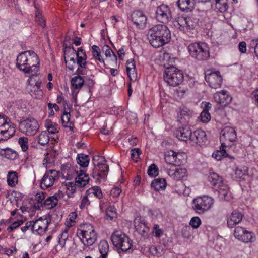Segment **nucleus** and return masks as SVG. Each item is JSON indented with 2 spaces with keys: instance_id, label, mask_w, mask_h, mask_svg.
Masks as SVG:
<instances>
[{
  "instance_id": "53",
  "label": "nucleus",
  "mask_w": 258,
  "mask_h": 258,
  "mask_svg": "<svg viewBox=\"0 0 258 258\" xmlns=\"http://www.w3.org/2000/svg\"><path fill=\"white\" fill-rule=\"evenodd\" d=\"M24 221L22 220H18L13 222L9 227L7 229L8 232H11L15 229L19 227L20 226L23 224Z\"/></svg>"
},
{
  "instance_id": "3",
  "label": "nucleus",
  "mask_w": 258,
  "mask_h": 258,
  "mask_svg": "<svg viewBox=\"0 0 258 258\" xmlns=\"http://www.w3.org/2000/svg\"><path fill=\"white\" fill-rule=\"evenodd\" d=\"M188 49L190 56L198 61L206 60L210 57L209 48L206 43H191Z\"/></svg>"
},
{
  "instance_id": "29",
  "label": "nucleus",
  "mask_w": 258,
  "mask_h": 258,
  "mask_svg": "<svg viewBox=\"0 0 258 258\" xmlns=\"http://www.w3.org/2000/svg\"><path fill=\"white\" fill-rule=\"evenodd\" d=\"M211 6L214 11L217 12L224 13L228 8L227 0H213Z\"/></svg>"
},
{
  "instance_id": "24",
  "label": "nucleus",
  "mask_w": 258,
  "mask_h": 258,
  "mask_svg": "<svg viewBox=\"0 0 258 258\" xmlns=\"http://www.w3.org/2000/svg\"><path fill=\"white\" fill-rule=\"evenodd\" d=\"M132 21L136 26L140 29H143L146 24L147 17L140 11H135L131 15Z\"/></svg>"
},
{
  "instance_id": "28",
  "label": "nucleus",
  "mask_w": 258,
  "mask_h": 258,
  "mask_svg": "<svg viewBox=\"0 0 258 258\" xmlns=\"http://www.w3.org/2000/svg\"><path fill=\"white\" fill-rule=\"evenodd\" d=\"M168 175L173 179L176 180H182L187 175V170L185 168H177L175 169H169Z\"/></svg>"
},
{
  "instance_id": "27",
  "label": "nucleus",
  "mask_w": 258,
  "mask_h": 258,
  "mask_svg": "<svg viewBox=\"0 0 258 258\" xmlns=\"http://www.w3.org/2000/svg\"><path fill=\"white\" fill-rule=\"evenodd\" d=\"M242 215L241 213L234 211L227 217V223L230 228L235 227L237 224L239 223L242 220Z\"/></svg>"
},
{
  "instance_id": "34",
  "label": "nucleus",
  "mask_w": 258,
  "mask_h": 258,
  "mask_svg": "<svg viewBox=\"0 0 258 258\" xmlns=\"http://www.w3.org/2000/svg\"><path fill=\"white\" fill-rule=\"evenodd\" d=\"M0 156L10 160H15L18 157V154L16 151L9 148H6L0 149Z\"/></svg>"
},
{
  "instance_id": "36",
  "label": "nucleus",
  "mask_w": 258,
  "mask_h": 258,
  "mask_svg": "<svg viewBox=\"0 0 258 258\" xmlns=\"http://www.w3.org/2000/svg\"><path fill=\"white\" fill-rule=\"evenodd\" d=\"M177 5L182 11L189 12L194 8V4L191 0H178Z\"/></svg>"
},
{
  "instance_id": "39",
  "label": "nucleus",
  "mask_w": 258,
  "mask_h": 258,
  "mask_svg": "<svg viewBox=\"0 0 258 258\" xmlns=\"http://www.w3.org/2000/svg\"><path fill=\"white\" fill-rule=\"evenodd\" d=\"M7 182L9 185L14 187L18 182V176L16 171H9L7 174Z\"/></svg>"
},
{
  "instance_id": "47",
  "label": "nucleus",
  "mask_w": 258,
  "mask_h": 258,
  "mask_svg": "<svg viewBox=\"0 0 258 258\" xmlns=\"http://www.w3.org/2000/svg\"><path fill=\"white\" fill-rule=\"evenodd\" d=\"M68 238V229H66V230L58 236V243L61 248H63L65 246L66 242Z\"/></svg>"
},
{
  "instance_id": "30",
  "label": "nucleus",
  "mask_w": 258,
  "mask_h": 258,
  "mask_svg": "<svg viewBox=\"0 0 258 258\" xmlns=\"http://www.w3.org/2000/svg\"><path fill=\"white\" fill-rule=\"evenodd\" d=\"M28 51L20 53L16 59V67L20 71L24 72V68L26 67L28 60Z\"/></svg>"
},
{
  "instance_id": "21",
  "label": "nucleus",
  "mask_w": 258,
  "mask_h": 258,
  "mask_svg": "<svg viewBox=\"0 0 258 258\" xmlns=\"http://www.w3.org/2000/svg\"><path fill=\"white\" fill-rule=\"evenodd\" d=\"M64 57L66 67L69 70L73 71L76 64L75 49L73 47H66L64 50Z\"/></svg>"
},
{
  "instance_id": "26",
  "label": "nucleus",
  "mask_w": 258,
  "mask_h": 258,
  "mask_svg": "<svg viewBox=\"0 0 258 258\" xmlns=\"http://www.w3.org/2000/svg\"><path fill=\"white\" fill-rule=\"evenodd\" d=\"M191 130L189 127H180L174 132V135L179 140L186 142L189 144V138L191 134Z\"/></svg>"
},
{
  "instance_id": "38",
  "label": "nucleus",
  "mask_w": 258,
  "mask_h": 258,
  "mask_svg": "<svg viewBox=\"0 0 258 258\" xmlns=\"http://www.w3.org/2000/svg\"><path fill=\"white\" fill-rule=\"evenodd\" d=\"M77 162L82 167H86L89 163V158L88 155L84 154H78L77 157Z\"/></svg>"
},
{
  "instance_id": "40",
  "label": "nucleus",
  "mask_w": 258,
  "mask_h": 258,
  "mask_svg": "<svg viewBox=\"0 0 258 258\" xmlns=\"http://www.w3.org/2000/svg\"><path fill=\"white\" fill-rule=\"evenodd\" d=\"M102 49L105 51V55L106 57L110 58V60L114 64H116L117 60V56L111 48L108 45H105Z\"/></svg>"
},
{
  "instance_id": "32",
  "label": "nucleus",
  "mask_w": 258,
  "mask_h": 258,
  "mask_svg": "<svg viewBox=\"0 0 258 258\" xmlns=\"http://www.w3.org/2000/svg\"><path fill=\"white\" fill-rule=\"evenodd\" d=\"M208 181L215 189L220 187L224 184L222 177L215 172L209 174Z\"/></svg>"
},
{
  "instance_id": "44",
  "label": "nucleus",
  "mask_w": 258,
  "mask_h": 258,
  "mask_svg": "<svg viewBox=\"0 0 258 258\" xmlns=\"http://www.w3.org/2000/svg\"><path fill=\"white\" fill-rule=\"evenodd\" d=\"M49 141V137L47 131H43L41 132L38 136V142L41 145H45L48 143Z\"/></svg>"
},
{
  "instance_id": "22",
  "label": "nucleus",
  "mask_w": 258,
  "mask_h": 258,
  "mask_svg": "<svg viewBox=\"0 0 258 258\" xmlns=\"http://www.w3.org/2000/svg\"><path fill=\"white\" fill-rule=\"evenodd\" d=\"M214 99L221 106H226L231 102L232 98L229 94L228 91L222 90L217 92L214 94Z\"/></svg>"
},
{
  "instance_id": "50",
  "label": "nucleus",
  "mask_w": 258,
  "mask_h": 258,
  "mask_svg": "<svg viewBox=\"0 0 258 258\" xmlns=\"http://www.w3.org/2000/svg\"><path fill=\"white\" fill-rule=\"evenodd\" d=\"M28 139L26 137H20L18 140V143L23 152L26 151L28 149Z\"/></svg>"
},
{
  "instance_id": "56",
  "label": "nucleus",
  "mask_w": 258,
  "mask_h": 258,
  "mask_svg": "<svg viewBox=\"0 0 258 258\" xmlns=\"http://www.w3.org/2000/svg\"><path fill=\"white\" fill-rule=\"evenodd\" d=\"M106 216L109 218L110 220H112L116 216V213L114 207H109L106 210Z\"/></svg>"
},
{
  "instance_id": "25",
  "label": "nucleus",
  "mask_w": 258,
  "mask_h": 258,
  "mask_svg": "<svg viewBox=\"0 0 258 258\" xmlns=\"http://www.w3.org/2000/svg\"><path fill=\"white\" fill-rule=\"evenodd\" d=\"M64 197L62 191L59 190L53 196L47 198L43 203L44 206L47 209H51L54 208L58 203V200Z\"/></svg>"
},
{
  "instance_id": "18",
  "label": "nucleus",
  "mask_w": 258,
  "mask_h": 258,
  "mask_svg": "<svg viewBox=\"0 0 258 258\" xmlns=\"http://www.w3.org/2000/svg\"><path fill=\"white\" fill-rule=\"evenodd\" d=\"M156 18L163 23H168L171 19V15L169 7L164 5L157 7L156 12Z\"/></svg>"
},
{
  "instance_id": "43",
  "label": "nucleus",
  "mask_w": 258,
  "mask_h": 258,
  "mask_svg": "<svg viewBox=\"0 0 258 258\" xmlns=\"http://www.w3.org/2000/svg\"><path fill=\"white\" fill-rule=\"evenodd\" d=\"M92 53L95 59L98 60L100 62L103 63L104 66H105L104 60L101 56L100 49L98 46L94 45L92 46Z\"/></svg>"
},
{
  "instance_id": "59",
  "label": "nucleus",
  "mask_w": 258,
  "mask_h": 258,
  "mask_svg": "<svg viewBox=\"0 0 258 258\" xmlns=\"http://www.w3.org/2000/svg\"><path fill=\"white\" fill-rule=\"evenodd\" d=\"M200 117L203 122H207L211 119V115L207 110H203L201 113Z\"/></svg>"
},
{
  "instance_id": "15",
  "label": "nucleus",
  "mask_w": 258,
  "mask_h": 258,
  "mask_svg": "<svg viewBox=\"0 0 258 258\" xmlns=\"http://www.w3.org/2000/svg\"><path fill=\"white\" fill-rule=\"evenodd\" d=\"M75 57H77V64L79 67L76 71L77 75L86 74L87 56L85 51L81 47L78 49L76 52L75 51Z\"/></svg>"
},
{
  "instance_id": "7",
  "label": "nucleus",
  "mask_w": 258,
  "mask_h": 258,
  "mask_svg": "<svg viewBox=\"0 0 258 258\" xmlns=\"http://www.w3.org/2000/svg\"><path fill=\"white\" fill-rule=\"evenodd\" d=\"M84 228L85 229L81 230L80 232H78L77 235L84 246L88 247L96 241L97 236L91 224H86Z\"/></svg>"
},
{
  "instance_id": "52",
  "label": "nucleus",
  "mask_w": 258,
  "mask_h": 258,
  "mask_svg": "<svg viewBox=\"0 0 258 258\" xmlns=\"http://www.w3.org/2000/svg\"><path fill=\"white\" fill-rule=\"evenodd\" d=\"M89 191H91L95 197L99 199L103 197L102 191L99 186H94L90 188Z\"/></svg>"
},
{
  "instance_id": "6",
  "label": "nucleus",
  "mask_w": 258,
  "mask_h": 258,
  "mask_svg": "<svg viewBox=\"0 0 258 258\" xmlns=\"http://www.w3.org/2000/svg\"><path fill=\"white\" fill-rule=\"evenodd\" d=\"M214 203L212 197L203 196L194 199L192 202V208L194 211L198 214H203L209 210Z\"/></svg>"
},
{
  "instance_id": "11",
  "label": "nucleus",
  "mask_w": 258,
  "mask_h": 258,
  "mask_svg": "<svg viewBox=\"0 0 258 258\" xmlns=\"http://www.w3.org/2000/svg\"><path fill=\"white\" fill-rule=\"evenodd\" d=\"M21 132L27 136H33L36 134L39 128L38 121L33 118H29L21 121L19 124Z\"/></svg>"
},
{
  "instance_id": "20",
  "label": "nucleus",
  "mask_w": 258,
  "mask_h": 258,
  "mask_svg": "<svg viewBox=\"0 0 258 258\" xmlns=\"http://www.w3.org/2000/svg\"><path fill=\"white\" fill-rule=\"evenodd\" d=\"M174 26L181 31L188 30L195 27V23L190 17H179L174 23Z\"/></svg>"
},
{
  "instance_id": "55",
  "label": "nucleus",
  "mask_w": 258,
  "mask_h": 258,
  "mask_svg": "<svg viewBox=\"0 0 258 258\" xmlns=\"http://www.w3.org/2000/svg\"><path fill=\"white\" fill-rule=\"evenodd\" d=\"M253 238V234L249 231H246L243 237H240L239 239V240L243 241L245 243H247L252 241Z\"/></svg>"
},
{
  "instance_id": "2",
  "label": "nucleus",
  "mask_w": 258,
  "mask_h": 258,
  "mask_svg": "<svg viewBox=\"0 0 258 258\" xmlns=\"http://www.w3.org/2000/svg\"><path fill=\"white\" fill-rule=\"evenodd\" d=\"M92 161L94 165L91 176L96 181H100L107 176L108 165L106 164V159L102 156L95 155Z\"/></svg>"
},
{
  "instance_id": "12",
  "label": "nucleus",
  "mask_w": 258,
  "mask_h": 258,
  "mask_svg": "<svg viewBox=\"0 0 258 258\" xmlns=\"http://www.w3.org/2000/svg\"><path fill=\"white\" fill-rule=\"evenodd\" d=\"M28 60L26 67L23 68L25 74L34 75L39 71L40 60L38 55L33 51H28Z\"/></svg>"
},
{
  "instance_id": "64",
  "label": "nucleus",
  "mask_w": 258,
  "mask_h": 258,
  "mask_svg": "<svg viewBox=\"0 0 258 258\" xmlns=\"http://www.w3.org/2000/svg\"><path fill=\"white\" fill-rule=\"evenodd\" d=\"M90 202L88 197L87 196H85L82 198L79 207L80 209H82L88 206Z\"/></svg>"
},
{
  "instance_id": "57",
  "label": "nucleus",
  "mask_w": 258,
  "mask_h": 258,
  "mask_svg": "<svg viewBox=\"0 0 258 258\" xmlns=\"http://www.w3.org/2000/svg\"><path fill=\"white\" fill-rule=\"evenodd\" d=\"M131 152V158L133 160L137 161L139 156L141 154V151L139 148H136L132 149Z\"/></svg>"
},
{
  "instance_id": "19",
  "label": "nucleus",
  "mask_w": 258,
  "mask_h": 258,
  "mask_svg": "<svg viewBox=\"0 0 258 258\" xmlns=\"http://www.w3.org/2000/svg\"><path fill=\"white\" fill-rule=\"evenodd\" d=\"M32 222L33 233L36 232L38 234L43 235L47 230L48 226L49 224L47 219H43L41 217L36 221Z\"/></svg>"
},
{
  "instance_id": "23",
  "label": "nucleus",
  "mask_w": 258,
  "mask_h": 258,
  "mask_svg": "<svg viewBox=\"0 0 258 258\" xmlns=\"http://www.w3.org/2000/svg\"><path fill=\"white\" fill-rule=\"evenodd\" d=\"M220 139L221 142H233L236 141L237 135L235 129L229 126H226L221 131Z\"/></svg>"
},
{
  "instance_id": "5",
  "label": "nucleus",
  "mask_w": 258,
  "mask_h": 258,
  "mask_svg": "<svg viewBox=\"0 0 258 258\" xmlns=\"http://www.w3.org/2000/svg\"><path fill=\"white\" fill-rule=\"evenodd\" d=\"M165 81L170 86L176 87L183 81V72L174 66L167 67L164 72Z\"/></svg>"
},
{
  "instance_id": "31",
  "label": "nucleus",
  "mask_w": 258,
  "mask_h": 258,
  "mask_svg": "<svg viewBox=\"0 0 258 258\" xmlns=\"http://www.w3.org/2000/svg\"><path fill=\"white\" fill-rule=\"evenodd\" d=\"M192 112L188 108L183 107L180 108L178 115V120L181 123H187L191 117Z\"/></svg>"
},
{
  "instance_id": "63",
  "label": "nucleus",
  "mask_w": 258,
  "mask_h": 258,
  "mask_svg": "<svg viewBox=\"0 0 258 258\" xmlns=\"http://www.w3.org/2000/svg\"><path fill=\"white\" fill-rule=\"evenodd\" d=\"M153 229L154 230L155 236L156 237H160L163 235V230L159 228V226L158 224H155L154 225Z\"/></svg>"
},
{
  "instance_id": "13",
  "label": "nucleus",
  "mask_w": 258,
  "mask_h": 258,
  "mask_svg": "<svg viewBox=\"0 0 258 258\" xmlns=\"http://www.w3.org/2000/svg\"><path fill=\"white\" fill-rule=\"evenodd\" d=\"M205 78L212 88L217 89L221 87L223 79L219 71L208 70L205 73Z\"/></svg>"
},
{
  "instance_id": "17",
  "label": "nucleus",
  "mask_w": 258,
  "mask_h": 258,
  "mask_svg": "<svg viewBox=\"0 0 258 258\" xmlns=\"http://www.w3.org/2000/svg\"><path fill=\"white\" fill-rule=\"evenodd\" d=\"M134 225L137 232L144 237H147L150 231L148 222L143 218L138 217L134 220Z\"/></svg>"
},
{
  "instance_id": "10",
  "label": "nucleus",
  "mask_w": 258,
  "mask_h": 258,
  "mask_svg": "<svg viewBox=\"0 0 258 258\" xmlns=\"http://www.w3.org/2000/svg\"><path fill=\"white\" fill-rule=\"evenodd\" d=\"M27 90L29 94L34 99H40L43 95V92L40 89L41 80L36 75H32L28 81Z\"/></svg>"
},
{
  "instance_id": "61",
  "label": "nucleus",
  "mask_w": 258,
  "mask_h": 258,
  "mask_svg": "<svg viewBox=\"0 0 258 258\" xmlns=\"http://www.w3.org/2000/svg\"><path fill=\"white\" fill-rule=\"evenodd\" d=\"M244 230H245V229L243 228H242V227H240V226L236 227L235 229L234 232V235L235 237L236 238L239 239L240 238V237L241 236V235H240L242 234V233H243Z\"/></svg>"
},
{
  "instance_id": "9",
  "label": "nucleus",
  "mask_w": 258,
  "mask_h": 258,
  "mask_svg": "<svg viewBox=\"0 0 258 258\" xmlns=\"http://www.w3.org/2000/svg\"><path fill=\"white\" fill-rule=\"evenodd\" d=\"M15 133L13 124L7 117L0 115V142L7 141Z\"/></svg>"
},
{
  "instance_id": "60",
  "label": "nucleus",
  "mask_w": 258,
  "mask_h": 258,
  "mask_svg": "<svg viewBox=\"0 0 258 258\" xmlns=\"http://www.w3.org/2000/svg\"><path fill=\"white\" fill-rule=\"evenodd\" d=\"M128 77L131 81H136L137 78L136 68L126 70Z\"/></svg>"
},
{
  "instance_id": "41",
  "label": "nucleus",
  "mask_w": 258,
  "mask_h": 258,
  "mask_svg": "<svg viewBox=\"0 0 258 258\" xmlns=\"http://www.w3.org/2000/svg\"><path fill=\"white\" fill-rule=\"evenodd\" d=\"M226 147V145L224 143H222L221 146L220 147V150H218L215 152L213 153L212 156L216 159L217 160H220L222 159V157H226L228 156V154L226 153L224 148Z\"/></svg>"
},
{
  "instance_id": "58",
  "label": "nucleus",
  "mask_w": 258,
  "mask_h": 258,
  "mask_svg": "<svg viewBox=\"0 0 258 258\" xmlns=\"http://www.w3.org/2000/svg\"><path fill=\"white\" fill-rule=\"evenodd\" d=\"M70 114L69 112L64 111L61 116L62 124L64 127H67V124L70 123Z\"/></svg>"
},
{
  "instance_id": "33",
  "label": "nucleus",
  "mask_w": 258,
  "mask_h": 258,
  "mask_svg": "<svg viewBox=\"0 0 258 258\" xmlns=\"http://www.w3.org/2000/svg\"><path fill=\"white\" fill-rule=\"evenodd\" d=\"M166 181L164 178L155 179L151 184V188L157 191L164 190L166 187Z\"/></svg>"
},
{
  "instance_id": "49",
  "label": "nucleus",
  "mask_w": 258,
  "mask_h": 258,
  "mask_svg": "<svg viewBox=\"0 0 258 258\" xmlns=\"http://www.w3.org/2000/svg\"><path fill=\"white\" fill-rule=\"evenodd\" d=\"M148 174L150 177H155L158 175V167L155 164H152L148 168Z\"/></svg>"
},
{
  "instance_id": "4",
  "label": "nucleus",
  "mask_w": 258,
  "mask_h": 258,
  "mask_svg": "<svg viewBox=\"0 0 258 258\" xmlns=\"http://www.w3.org/2000/svg\"><path fill=\"white\" fill-rule=\"evenodd\" d=\"M110 239L113 245L118 250L123 252L131 249L132 240L125 233L119 231H115L111 234Z\"/></svg>"
},
{
  "instance_id": "37",
  "label": "nucleus",
  "mask_w": 258,
  "mask_h": 258,
  "mask_svg": "<svg viewBox=\"0 0 258 258\" xmlns=\"http://www.w3.org/2000/svg\"><path fill=\"white\" fill-rule=\"evenodd\" d=\"M45 127L47 132L51 134H54L58 132L59 127L57 124L52 122L50 119H46L45 121Z\"/></svg>"
},
{
  "instance_id": "8",
  "label": "nucleus",
  "mask_w": 258,
  "mask_h": 258,
  "mask_svg": "<svg viewBox=\"0 0 258 258\" xmlns=\"http://www.w3.org/2000/svg\"><path fill=\"white\" fill-rule=\"evenodd\" d=\"M65 174H66V178L68 180H71L75 177L76 185L79 187H84L89 182L88 175L82 170L78 171L74 170L73 168H69L68 170H63V175L64 176Z\"/></svg>"
},
{
  "instance_id": "35",
  "label": "nucleus",
  "mask_w": 258,
  "mask_h": 258,
  "mask_svg": "<svg viewBox=\"0 0 258 258\" xmlns=\"http://www.w3.org/2000/svg\"><path fill=\"white\" fill-rule=\"evenodd\" d=\"M218 190L219 197L220 199L225 201H229L231 198L230 193L229 191L228 186L225 184H223L220 187L216 188Z\"/></svg>"
},
{
  "instance_id": "54",
  "label": "nucleus",
  "mask_w": 258,
  "mask_h": 258,
  "mask_svg": "<svg viewBox=\"0 0 258 258\" xmlns=\"http://www.w3.org/2000/svg\"><path fill=\"white\" fill-rule=\"evenodd\" d=\"M201 224V220L200 218L197 216L192 217L189 222V225L195 229L198 228Z\"/></svg>"
},
{
  "instance_id": "51",
  "label": "nucleus",
  "mask_w": 258,
  "mask_h": 258,
  "mask_svg": "<svg viewBox=\"0 0 258 258\" xmlns=\"http://www.w3.org/2000/svg\"><path fill=\"white\" fill-rule=\"evenodd\" d=\"M77 217V215L75 212L71 213L69 215V218L67 219L66 225L68 227H71L74 225Z\"/></svg>"
},
{
  "instance_id": "1",
  "label": "nucleus",
  "mask_w": 258,
  "mask_h": 258,
  "mask_svg": "<svg viewBox=\"0 0 258 258\" xmlns=\"http://www.w3.org/2000/svg\"><path fill=\"white\" fill-rule=\"evenodd\" d=\"M147 38L153 47L159 48L170 41V31L165 25H155L148 30Z\"/></svg>"
},
{
  "instance_id": "14",
  "label": "nucleus",
  "mask_w": 258,
  "mask_h": 258,
  "mask_svg": "<svg viewBox=\"0 0 258 258\" xmlns=\"http://www.w3.org/2000/svg\"><path fill=\"white\" fill-rule=\"evenodd\" d=\"M59 178V173L55 170H47L40 182V186L42 189H46L47 188L52 186L54 182L58 180Z\"/></svg>"
},
{
  "instance_id": "16",
  "label": "nucleus",
  "mask_w": 258,
  "mask_h": 258,
  "mask_svg": "<svg viewBox=\"0 0 258 258\" xmlns=\"http://www.w3.org/2000/svg\"><path fill=\"white\" fill-rule=\"evenodd\" d=\"M207 140L206 133L202 130H197L191 133L189 138V144L191 146L196 145L201 146L205 144Z\"/></svg>"
},
{
  "instance_id": "62",
  "label": "nucleus",
  "mask_w": 258,
  "mask_h": 258,
  "mask_svg": "<svg viewBox=\"0 0 258 258\" xmlns=\"http://www.w3.org/2000/svg\"><path fill=\"white\" fill-rule=\"evenodd\" d=\"M121 190L118 187L113 188L110 191V195L113 198L118 197L121 194Z\"/></svg>"
},
{
  "instance_id": "45",
  "label": "nucleus",
  "mask_w": 258,
  "mask_h": 258,
  "mask_svg": "<svg viewBox=\"0 0 258 258\" xmlns=\"http://www.w3.org/2000/svg\"><path fill=\"white\" fill-rule=\"evenodd\" d=\"M98 248L101 255L107 256L109 249V244L107 241H101L99 244Z\"/></svg>"
},
{
  "instance_id": "46",
  "label": "nucleus",
  "mask_w": 258,
  "mask_h": 258,
  "mask_svg": "<svg viewBox=\"0 0 258 258\" xmlns=\"http://www.w3.org/2000/svg\"><path fill=\"white\" fill-rule=\"evenodd\" d=\"M163 248L161 246H152L149 248V253L154 256L159 257L162 254Z\"/></svg>"
},
{
  "instance_id": "42",
  "label": "nucleus",
  "mask_w": 258,
  "mask_h": 258,
  "mask_svg": "<svg viewBox=\"0 0 258 258\" xmlns=\"http://www.w3.org/2000/svg\"><path fill=\"white\" fill-rule=\"evenodd\" d=\"M81 75H77V76L73 77L71 80V84L75 89L81 88L84 84V80Z\"/></svg>"
},
{
  "instance_id": "48",
  "label": "nucleus",
  "mask_w": 258,
  "mask_h": 258,
  "mask_svg": "<svg viewBox=\"0 0 258 258\" xmlns=\"http://www.w3.org/2000/svg\"><path fill=\"white\" fill-rule=\"evenodd\" d=\"M174 154L175 152L174 151H168L165 155V162L170 164L175 165Z\"/></svg>"
}]
</instances>
